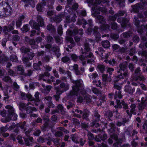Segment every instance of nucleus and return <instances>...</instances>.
I'll use <instances>...</instances> for the list:
<instances>
[{"label": "nucleus", "mask_w": 147, "mask_h": 147, "mask_svg": "<svg viewBox=\"0 0 147 147\" xmlns=\"http://www.w3.org/2000/svg\"><path fill=\"white\" fill-rule=\"evenodd\" d=\"M92 15L95 17L96 22L102 24H105L106 23L105 19L103 16L99 15L100 12L97 11L94 8H92Z\"/></svg>", "instance_id": "nucleus-1"}, {"label": "nucleus", "mask_w": 147, "mask_h": 147, "mask_svg": "<svg viewBox=\"0 0 147 147\" xmlns=\"http://www.w3.org/2000/svg\"><path fill=\"white\" fill-rule=\"evenodd\" d=\"M140 71V68L139 67H138L136 69L133 77V81L139 83V81H142L145 80V78L141 75Z\"/></svg>", "instance_id": "nucleus-2"}, {"label": "nucleus", "mask_w": 147, "mask_h": 147, "mask_svg": "<svg viewBox=\"0 0 147 147\" xmlns=\"http://www.w3.org/2000/svg\"><path fill=\"white\" fill-rule=\"evenodd\" d=\"M36 18L37 22H35L33 23L32 28L39 31L40 30V27L44 25V20L40 16H38Z\"/></svg>", "instance_id": "nucleus-3"}, {"label": "nucleus", "mask_w": 147, "mask_h": 147, "mask_svg": "<svg viewBox=\"0 0 147 147\" xmlns=\"http://www.w3.org/2000/svg\"><path fill=\"white\" fill-rule=\"evenodd\" d=\"M93 58L94 56L93 54L90 52H86L84 54H82L79 57L81 61L84 60L85 58L87 59L88 63H94V61Z\"/></svg>", "instance_id": "nucleus-4"}, {"label": "nucleus", "mask_w": 147, "mask_h": 147, "mask_svg": "<svg viewBox=\"0 0 147 147\" xmlns=\"http://www.w3.org/2000/svg\"><path fill=\"white\" fill-rule=\"evenodd\" d=\"M117 21L121 23V25L122 28H125L127 26L131 28V26L129 23V20L126 18H123L122 20L120 18H118L117 20Z\"/></svg>", "instance_id": "nucleus-5"}, {"label": "nucleus", "mask_w": 147, "mask_h": 147, "mask_svg": "<svg viewBox=\"0 0 147 147\" xmlns=\"http://www.w3.org/2000/svg\"><path fill=\"white\" fill-rule=\"evenodd\" d=\"M94 42V41L92 39H88L86 41L84 44V49L81 48V53L82 54H84L86 52H89L91 50L89 42Z\"/></svg>", "instance_id": "nucleus-6"}, {"label": "nucleus", "mask_w": 147, "mask_h": 147, "mask_svg": "<svg viewBox=\"0 0 147 147\" xmlns=\"http://www.w3.org/2000/svg\"><path fill=\"white\" fill-rule=\"evenodd\" d=\"M110 138L115 140L116 142L113 144V146L115 147H121V144L123 142V140L120 139H118V136L116 134L113 133L110 136Z\"/></svg>", "instance_id": "nucleus-7"}, {"label": "nucleus", "mask_w": 147, "mask_h": 147, "mask_svg": "<svg viewBox=\"0 0 147 147\" xmlns=\"http://www.w3.org/2000/svg\"><path fill=\"white\" fill-rule=\"evenodd\" d=\"M15 21H13L11 23L8 25L7 26H4L3 30V31H7L8 32H10L14 30V26L15 24Z\"/></svg>", "instance_id": "nucleus-8"}, {"label": "nucleus", "mask_w": 147, "mask_h": 147, "mask_svg": "<svg viewBox=\"0 0 147 147\" xmlns=\"http://www.w3.org/2000/svg\"><path fill=\"white\" fill-rule=\"evenodd\" d=\"M71 82L74 85L72 86L74 88L79 90V88L82 87L83 85V81L81 80H72Z\"/></svg>", "instance_id": "nucleus-9"}, {"label": "nucleus", "mask_w": 147, "mask_h": 147, "mask_svg": "<svg viewBox=\"0 0 147 147\" xmlns=\"http://www.w3.org/2000/svg\"><path fill=\"white\" fill-rule=\"evenodd\" d=\"M39 94L40 93L38 92H36L34 95L35 98L33 97L31 95V97H30V101H34V105L36 106H38V104L37 102L40 101L39 97Z\"/></svg>", "instance_id": "nucleus-10"}, {"label": "nucleus", "mask_w": 147, "mask_h": 147, "mask_svg": "<svg viewBox=\"0 0 147 147\" xmlns=\"http://www.w3.org/2000/svg\"><path fill=\"white\" fill-rule=\"evenodd\" d=\"M131 7L134 12L138 13L140 10L144 8V6L140 3H138L136 4L131 6Z\"/></svg>", "instance_id": "nucleus-11"}, {"label": "nucleus", "mask_w": 147, "mask_h": 147, "mask_svg": "<svg viewBox=\"0 0 147 147\" xmlns=\"http://www.w3.org/2000/svg\"><path fill=\"white\" fill-rule=\"evenodd\" d=\"M22 60L25 66L28 67L31 66V63L29 62L30 59L26 55H22Z\"/></svg>", "instance_id": "nucleus-12"}, {"label": "nucleus", "mask_w": 147, "mask_h": 147, "mask_svg": "<svg viewBox=\"0 0 147 147\" xmlns=\"http://www.w3.org/2000/svg\"><path fill=\"white\" fill-rule=\"evenodd\" d=\"M72 90L68 94V97L70 98L74 95L77 96L78 92V91H79V90L78 89L74 88L73 86H72Z\"/></svg>", "instance_id": "nucleus-13"}, {"label": "nucleus", "mask_w": 147, "mask_h": 147, "mask_svg": "<svg viewBox=\"0 0 147 147\" xmlns=\"http://www.w3.org/2000/svg\"><path fill=\"white\" fill-rule=\"evenodd\" d=\"M20 50L21 53L23 54V55H25L30 52L32 49L29 47L23 46L20 48Z\"/></svg>", "instance_id": "nucleus-14"}, {"label": "nucleus", "mask_w": 147, "mask_h": 147, "mask_svg": "<svg viewBox=\"0 0 147 147\" xmlns=\"http://www.w3.org/2000/svg\"><path fill=\"white\" fill-rule=\"evenodd\" d=\"M24 143L27 146L31 145L33 143V138L32 137H28V138H24Z\"/></svg>", "instance_id": "nucleus-15"}, {"label": "nucleus", "mask_w": 147, "mask_h": 147, "mask_svg": "<svg viewBox=\"0 0 147 147\" xmlns=\"http://www.w3.org/2000/svg\"><path fill=\"white\" fill-rule=\"evenodd\" d=\"M146 105L147 103L145 102V100H142L141 102L138 104V109L139 112H142Z\"/></svg>", "instance_id": "nucleus-16"}, {"label": "nucleus", "mask_w": 147, "mask_h": 147, "mask_svg": "<svg viewBox=\"0 0 147 147\" xmlns=\"http://www.w3.org/2000/svg\"><path fill=\"white\" fill-rule=\"evenodd\" d=\"M5 16L10 15L12 12L11 7L9 5H7V7L4 8Z\"/></svg>", "instance_id": "nucleus-17"}, {"label": "nucleus", "mask_w": 147, "mask_h": 147, "mask_svg": "<svg viewBox=\"0 0 147 147\" xmlns=\"http://www.w3.org/2000/svg\"><path fill=\"white\" fill-rule=\"evenodd\" d=\"M78 28L76 27L73 31L68 30L67 31V33L69 36H72L76 35L78 33Z\"/></svg>", "instance_id": "nucleus-18"}, {"label": "nucleus", "mask_w": 147, "mask_h": 147, "mask_svg": "<svg viewBox=\"0 0 147 147\" xmlns=\"http://www.w3.org/2000/svg\"><path fill=\"white\" fill-rule=\"evenodd\" d=\"M82 115V119H85L86 120H89L88 117L89 115L90 112L87 109H85L84 110Z\"/></svg>", "instance_id": "nucleus-19"}, {"label": "nucleus", "mask_w": 147, "mask_h": 147, "mask_svg": "<svg viewBox=\"0 0 147 147\" xmlns=\"http://www.w3.org/2000/svg\"><path fill=\"white\" fill-rule=\"evenodd\" d=\"M70 67H72L73 69L72 70H74L76 75H82V73L80 72V71L78 69V66L77 64H74L73 66H72Z\"/></svg>", "instance_id": "nucleus-20"}, {"label": "nucleus", "mask_w": 147, "mask_h": 147, "mask_svg": "<svg viewBox=\"0 0 147 147\" xmlns=\"http://www.w3.org/2000/svg\"><path fill=\"white\" fill-rule=\"evenodd\" d=\"M102 80L106 82H110L111 80V76H108V74H104L102 75Z\"/></svg>", "instance_id": "nucleus-21"}, {"label": "nucleus", "mask_w": 147, "mask_h": 147, "mask_svg": "<svg viewBox=\"0 0 147 147\" xmlns=\"http://www.w3.org/2000/svg\"><path fill=\"white\" fill-rule=\"evenodd\" d=\"M26 112L27 114L31 113L33 111H37L36 108L31 106H28L25 108Z\"/></svg>", "instance_id": "nucleus-22"}, {"label": "nucleus", "mask_w": 147, "mask_h": 147, "mask_svg": "<svg viewBox=\"0 0 147 147\" xmlns=\"http://www.w3.org/2000/svg\"><path fill=\"white\" fill-rule=\"evenodd\" d=\"M135 90L134 88H133L132 89L129 85H127L125 86V92L128 93L132 95Z\"/></svg>", "instance_id": "nucleus-23"}, {"label": "nucleus", "mask_w": 147, "mask_h": 147, "mask_svg": "<svg viewBox=\"0 0 147 147\" xmlns=\"http://www.w3.org/2000/svg\"><path fill=\"white\" fill-rule=\"evenodd\" d=\"M20 96V97L22 100H25L27 98L28 99V101H30V97H31V95L30 94H26L25 93L22 92H21Z\"/></svg>", "instance_id": "nucleus-24"}, {"label": "nucleus", "mask_w": 147, "mask_h": 147, "mask_svg": "<svg viewBox=\"0 0 147 147\" xmlns=\"http://www.w3.org/2000/svg\"><path fill=\"white\" fill-rule=\"evenodd\" d=\"M24 16H20L18 20L16 22V25L17 28H20L22 24V21L24 18Z\"/></svg>", "instance_id": "nucleus-25"}, {"label": "nucleus", "mask_w": 147, "mask_h": 147, "mask_svg": "<svg viewBox=\"0 0 147 147\" xmlns=\"http://www.w3.org/2000/svg\"><path fill=\"white\" fill-rule=\"evenodd\" d=\"M9 59L8 57L2 53L0 55V63L3 64Z\"/></svg>", "instance_id": "nucleus-26"}, {"label": "nucleus", "mask_w": 147, "mask_h": 147, "mask_svg": "<svg viewBox=\"0 0 147 147\" xmlns=\"http://www.w3.org/2000/svg\"><path fill=\"white\" fill-rule=\"evenodd\" d=\"M47 29L51 33H53L56 32V30L55 26L52 24H49L47 25Z\"/></svg>", "instance_id": "nucleus-27"}, {"label": "nucleus", "mask_w": 147, "mask_h": 147, "mask_svg": "<svg viewBox=\"0 0 147 147\" xmlns=\"http://www.w3.org/2000/svg\"><path fill=\"white\" fill-rule=\"evenodd\" d=\"M64 16L63 14H61L56 16L53 18L54 21L56 23H59L62 20V18Z\"/></svg>", "instance_id": "nucleus-28"}, {"label": "nucleus", "mask_w": 147, "mask_h": 147, "mask_svg": "<svg viewBox=\"0 0 147 147\" xmlns=\"http://www.w3.org/2000/svg\"><path fill=\"white\" fill-rule=\"evenodd\" d=\"M29 44L32 49H36L38 47V45L36 44L35 40L34 39H30L29 41Z\"/></svg>", "instance_id": "nucleus-29"}, {"label": "nucleus", "mask_w": 147, "mask_h": 147, "mask_svg": "<svg viewBox=\"0 0 147 147\" xmlns=\"http://www.w3.org/2000/svg\"><path fill=\"white\" fill-rule=\"evenodd\" d=\"M102 46L105 48H108L110 46V44L108 40H105L101 42Z\"/></svg>", "instance_id": "nucleus-30"}, {"label": "nucleus", "mask_w": 147, "mask_h": 147, "mask_svg": "<svg viewBox=\"0 0 147 147\" xmlns=\"http://www.w3.org/2000/svg\"><path fill=\"white\" fill-rule=\"evenodd\" d=\"M93 34L95 36L96 42H98L101 40V35L98 32L95 30L93 32Z\"/></svg>", "instance_id": "nucleus-31"}, {"label": "nucleus", "mask_w": 147, "mask_h": 147, "mask_svg": "<svg viewBox=\"0 0 147 147\" xmlns=\"http://www.w3.org/2000/svg\"><path fill=\"white\" fill-rule=\"evenodd\" d=\"M92 8H94L95 9H97V11L100 12V11L102 13H105L107 12V9L104 7H93Z\"/></svg>", "instance_id": "nucleus-32"}, {"label": "nucleus", "mask_w": 147, "mask_h": 147, "mask_svg": "<svg viewBox=\"0 0 147 147\" xmlns=\"http://www.w3.org/2000/svg\"><path fill=\"white\" fill-rule=\"evenodd\" d=\"M70 138L72 141L76 143H79V142L78 140V136L76 134H72L70 136Z\"/></svg>", "instance_id": "nucleus-33"}, {"label": "nucleus", "mask_w": 147, "mask_h": 147, "mask_svg": "<svg viewBox=\"0 0 147 147\" xmlns=\"http://www.w3.org/2000/svg\"><path fill=\"white\" fill-rule=\"evenodd\" d=\"M6 109H8V112L9 114H13L14 112V109L12 106L11 105H7L5 107Z\"/></svg>", "instance_id": "nucleus-34"}, {"label": "nucleus", "mask_w": 147, "mask_h": 147, "mask_svg": "<svg viewBox=\"0 0 147 147\" xmlns=\"http://www.w3.org/2000/svg\"><path fill=\"white\" fill-rule=\"evenodd\" d=\"M117 16L119 18V17L124 16L125 15V16H127V13L126 11L125 10H119L118 12L116 13Z\"/></svg>", "instance_id": "nucleus-35"}, {"label": "nucleus", "mask_w": 147, "mask_h": 147, "mask_svg": "<svg viewBox=\"0 0 147 147\" xmlns=\"http://www.w3.org/2000/svg\"><path fill=\"white\" fill-rule=\"evenodd\" d=\"M105 52V50L101 47H99L98 49V50L95 51V53H96L98 54L102 57L103 56V53Z\"/></svg>", "instance_id": "nucleus-36"}, {"label": "nucleus", "mask_w": 147, "mask_h": 147, "mask_svg": "<svg viewBox=\"0 0 147 147\" xmlns=\"http://www.w3.org/2000/svg\"><path fill=\"white\" fill-rule=\"evenodd\" d=\"M55 145L57 147H59L60 146V144L61 143V140L58 138H56L54 139L53 140Z\"/></svg>", "instance_id": "nucleus-37"}, {"label": "nucleus", "mask_w": 147, "mask_h": 147, "mask_svg": "<svg viewBox=\"0 0 147 147\" xmlns=\"http://www.w3.org/2000/svg\"><path fill=\"white\" fill-rule=\"evenodd\" d=\"M127 63H122L119 65V67L120 69L124 71H126L127 68Z\"/></svg>", "instance_id": "nucleus-38"}, {"label": "nucleus", "mask_w": 147, "mask_h": 147, "mask_svg": "<svg viewBox=\"0 0 147 147\" xmlns=\"http://www.w3.org/2000/svg\"><path fill=\"white\" fill-rule=\"evenodd\" d=\"M18 71L20 72L19 74L20 75H24V67L22 65L18 66L16 67Z\"/></svg>", "instance_id": "nucleus-39"}, {"label": "nucleus", "mask_w": 147, "mask_h": 147, "mask_svg": "<svg viewBox=\"0 0 147 147\" xmlns=\"http://www.w3.org/2000/svg\"><path fill=\"white\" fill-rule=\"evenodd\" d=\"M49 122L44 121V124L41 127V129L42 131L44 132L46 130L47 128L49 126Z\"/></svg>", "instance_id": "nucleus-40"}, {"label": "nucleus", "mask_w": 147, "mask_h": 147, "mask_svg": "<svg viewBox=\"0 0 147 147\" xmlns=\"http://www.w3.org/2000/svg\"><path fill=\"white\" fill-rule=\"evenodd\" d=\"M30 29L29 25L26 24L24 25L21 30L23 33H26Z\"/></svg>", "instance_id": "nucleus-41"}, {"label": "nucleus", "mask_w": 147, "mask_h": 147, "mask_svg": "<svg viewBox=\"0 0 147 147\" xmlns=\"http://www.w3.org/2000/svg\"><path fill=\"white\" fill-rule=\"evenodd\" d=\"M46 40L47 42L49 43H52L54 42L53 37L49 34H48L46 36Z\"/></svg>", "instance_id": "nucleus-42"}, {"label": "nucleus", "mask_w": 147, "mask_h": 147, "mask_svg": "<svg viewBox=\"0 0 147 147\" xmlns=\"http://www.w3.org/2000/svg\"><path fill=\"white\" fill-rule=\"evenodd\" d=\"M26 124V122L25 121L23 122L22 123H17L16 124V126L19 127H20L24 131L26 130L25 128V125Z\"/></svg>", "instance_id": "nucleus-43"}, {"label": "nucleus", "mask_w": 147, "mask_h": 147, "mask_svg": "<svg viewBox=\"0 0 147 147\" xmlns=\"http://www.w3.org/2000/svg\"><path fill=\"white\" fill-rule=\"evenodd\" d=\"M132 33L129 30L127 32L123 33L122 35L124 38H127L129 37L131 35Z\"/></svg>", "instance_id": "nucleus-44"}, {"label": "nucleus", "mask_w": 147, "mask_h": 147, "mask_svg": "<svg viewBox=\"0 0 147 147\" xmlns=\"http://www.w3.org/2000/svg\"><path fill=\"white\" fill-rule=\"evenodd\" d=\"M10 60L13 62H18V58L15 54H12L10 56Z\"/></svg>", "instance_id": "nucleus-45"}, {"label": "nucleus", "mask_w": 147, "mask_h": 147, "mask_svg": "<svg viewBox=\"0 0 147 147\" xmlns=\"http://www.w3.org/2000/svg\"><path fill=\"white\" fill-rule=\"evenodd\" d=\"M123 95L121 94V92L120 90L116 91L115 92V98L116 100L117 97L119 98H122Z\"/></svg>", "instance_id": "nucleus-46"}, {"label": "nucleus", "mask_w": 147, "mask_h": 147, "mask_svg": "<svg viewBox=\"0 0 147 147\" xmlns=\"http://www.w3.org/2000/svg\"><path fill=\"white\" fill-rule=\"evenodd\" d=\"M120 8H123L125 6V0H115Z\"/></svg>", "instance_id": "nucleus-47"}, {"label": "nucleus", "mask_w": 147, "mask_h": 147, "mask_svg": "<svg viewBox=\"0 0 147 147\" xmlns=\"http://www.w3.org/2000/svg\"><path fill=\"white\" fill-rule=\"evenodd\" d=\"M2 80L5 82L7 83H11L12 81L10 78L8 76H5L2 79Z\"/></svg>", "instance_id": "nucleus-48"}, {"label": "nucleus", "mask_w": 147, "mask_h": 147, "mask_svg": "<svg viewBox=\"0 0 147 147\" xmlns=\"http://www.w3.org/2000/svg\"><path fill=\"white\" fill-rule=\"evenodd\" d=\"M87 24V22L86 20L84 19L81 20H79L77 22V24L79 25L82 24L86 25Z\"/></svg>", "instance_id": "nucleus-49"}, {"label": "nucleus", "mask_w": 147, "mask_h": 147, "mask_svg": "<svg viewBox=\"0 0 147 147\" xmlns=\"http://www.w3.org/2000/svg\"><path fill=\"white\" fill-rule=\"evenodd\" d=\"M98 70L101 73H103L105 71V67L102 65H98L97 67Z\"/></svg>", "instance_id": "nucleus-50"}, {"label": "nucleus", "mask_w": 147, "mask_h": 147, "mask_svg": "<svg viewBox=\"0 0 147 147\" xmlns=\"http://www.w3.org/2000/svg\"><path fill=\"white\" fill-rule=\"evenodd\" d=\"M110 26L111 28L113 30H117L118 28L117 24L114 22H111Z\"/></svg>", "instance_id": "nucleus-51"}, {"label": "nucleus", "mask_w": 147, "mask_h": 147, "mask_svg": "<svg viewBox=\"0 0 147 147\" xmlns=\"http://www.w3.org/2000/svg\"><path fill=\"white\" fill-rule=\"evenodd\" d=\"M94 116L95 118V120L94 121H99L100 120V115L98 113L97 111H95L94 114Z\"/></svg>", "instance_id": "nucleus-52"}, {"label": "nucleus", "mask_w": 147, "mask_h": 147, "mask_svg": "<svg viewBox=\"0 0 147 147\" xmlns=\"http://www.w3.org/2000/svg\"><path fill=\"white\" fill-rule=\"evenodd\" d=\"M11 120V115L9 114L5 117V118L4 119H2V121L3 123H6L9 121Z\"/></svg>", "instance_id": "nucleus-53"}, {"label": "nucleus", "mask_w": 147, "mask_h": 147, "mask_svg": "<svg viewBox=\"0 0 147 147\" xmlns=\"http://www.w3.org/2000/svg\"><path fill=\"white\" fill-rule=\"evenodd\" d=\"M19 109L20 110L22 111L23 109H25L26 108V104L22 102H20L19 104Z\"/></svg>", "instance_id": "nucleus-54"}, {"label": "nucleus", "mask_w": 147, "mask_h": 147, "mask_svg": "<svg viewBox=\"0 0 147 147\" xmlns=\"http://www.w3.org/2000/svg\"><path fill=\"white\" fill-rule=\"evenodd\" d=\"M33 73V70L31 69H28L27 71V72H24V76H29L30 77Z\"/></svg>", "instance_id": "nucleus-55"}, {"label": "nucleus", "mask_w": 147, "mask_h": 147, "mask_svg": "<svg viewBox=\"0 0 147 147\" xmlns=\"http://www.w3.org/2000/svg\"><path fill=\"white\" fill-rule=\"evenodd\" d=\"M36 8L38 11L40 12H42L44 7L42 5L41 3H39L37 5Z\"/></svg>", "instance_id": "nucleus-56"}, {"label": "nucleus", "mask_w": 147, "mask_h": 147, "mask_svg": "<svg viewBox=\"0 0 147 147\" xmlns=\"http://www.w3.org/2000/svg\"><path fill=\"white\" fill-rule=\"evenodd\" d=\"M117 18V16L116 13L114 16H109L108 18V20L109 21H114L116 20Z\"/></svg>", "instance_id": "nucleus-57"}, {"label": "nucleus", "mask_w": 147, "mask_h": 147, "mask_svg": "<svg viewBox=\"0 0 147 147\" xmlns=\"http://www.w3.org/2000/svg\"><path fill=\"white\" fill-rule=\"evenodd\" d=\"M57 109L60 110L62 114H64L65 111L64 110V107L61 104H59L57 106Z\"/></svg>", "instance_id": "nucleus-58"}, {"label": "nucleus", "mask_w": 147, "mask_h": 147, "mask_svg": "<svg viewBox=\"0 0 147 147\" xmlns=\"http://www.w3.org/2000/svg\"><path fill=\"white\" fill-rule=\"evenodd\" d=\"M27 55L28 56L27 57L30 60H32L33 57L35 56V54L33 52H30Z\"/></svg>", "instance_id": "nucleus-59"}, {"label": "nucleus", "mask_w": 147, "mask_h": 147, "mask_svg": "<svg viewBox=\"0 0 147 147\" xmlns=\"http://www.w3.org/2000/svg\"><path fill=\"white\" fill-rule=\"evenodd\" d=\"M60 87L62 88H64V90L65 91L69 89V86L67 85H66L64 83H61L60 84Z\"/></svg>", "instance_id": "nucleus-60"}, {"label": "nucleus", "mask_w": 147, "mask_h": 147, "mask_svg": "<svg viewBox=\"0 0 147 147\" xmlns=\"http://www.w3.org/2000/svg\"><path fill=\"white\" fill-rule=\"evenodd\" d=\"M105 116L106 117H111L113 116V114L112 112L110 111H107L105 114Z\"/></svg>", "instance_id": "nucleus-61"}, {"label": "nucleus", "mask_w": 147, "mask_h": 147, "mask_svg": "<svg viewBox=\"0 0 147 147\" xmlns=\"http://www.w3.org/2000/svg\"><path fill=\"white\" fill-rule=\"evenodd\" d=\"M87 135L89 140H93L94 139L93 135L90 131H88Z\"/></svg>", "instance_id": "nucleus-62"}, {"label": "nucleus", "mask_w": 147, "mask_h": 147, "mask_svg": "<svg viewBox=\"0 0 147 147\" xmlns=\"http://www.w3.org/2000/svg\"><path fill=\"white\" fill-rule=\"evenodd\" d=\"M60 96L59 94H57L56 93L55 94L53 95V98L56 102H59L60 98Z\"/></svg>", "instance_id": "nucleus-63"}, {"label": "nucleus", "mask_w": 147, "mask_h": 147, "mask_svg": "<svg viewBox=\"0 0 147 147\" xmlns=\"http://www.w3.org/2000/svg\"><path fill=\"white\" fill-rule=\"evenodd\" d=\"M13 88L16 91H18L20 88L19 86L17 84L16 82H14L13 83L12 86Z\"/></svg>", "instance_id": "nucleus-64"}]
</instances>
